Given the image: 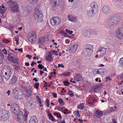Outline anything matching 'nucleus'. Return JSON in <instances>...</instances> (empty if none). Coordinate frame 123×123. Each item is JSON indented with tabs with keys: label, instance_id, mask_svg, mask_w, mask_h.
Segmentation results:
<instances>
[{
	"label": "nucleus",
	"instance_id": "1",
	"mask_svg": "<svg viewBox=\"0 0 123 123\" xmlns=\"http://www.w3.org/2000/svg\"><path fill=\"white\" fill-rule=\"evenodd\" d=\"M120 18L119 15L115 14L108 19L107 25L111 27H113L118 24Z\"/></svg>",
	"mask_w": 123,
	"mask_h": 123
},
{
	"label": "nucleus",
	"instance_id": "2",
	"mask_svg": "<svg viewBox=\"0 0 123 123\" xmlns=\"http://www.w3.org/2000/svg\"><path fill=\"white\" fill-rule=\"evenodd\" d=\"M98 6L97 3L93 2L91 4L90 8L87 10V14L90 16L95 15L98 12Z\"/></svg>",
	"mask_w": 123,
	"mask_h": 123
},
{
	"label": "nucleus",
	"instance_id": "3",
	"mask_svg": "<svg viewBox=\"0 0 123 123\" xmlns=\"http://www.w3.org/2000/svg\"><path fill=\"white\" fill-rule=\"evenodd\" d=\"M9 6V7L10 10L13 11L14 12H17L19 11L18 5L15 2L12 0H9L8 1Z\"/></svg>",
	"mask_w": 123,
	"mask_h": 123
},
{
	"label": "nucleus",
	"instance_id": "4",
	"mask_svg": "<svg viewBox=\"0 0 123 123\" xmlns=\"http://www.w3.org/2000/svg\"><path fill=\"white\" fill-rule=\"evenodd\" d=\"M25 113L24 114V117H23V114L21 112L18 113L17 114H14L17 118V120L21 122H23V121H26L27 117V115L28 112L25 111Z\"/></svg>",
	"mask_w": 123,
	"mask_h": 123
},
{
	"label": "nucleus",
	"instance_id": "5",
	"mask_svg": "<svg viewBox=\"0 0 123 123\" xmlns=\"http://www.w3.org/2000/svg\"><path fill=\"white\" fill-rule=\"evenodd\" d=\"M93 47L90 44H86L84 47L83 51L84 54L87 56H90L93 51Z\"/></svg>",
	"mask_w": 123,
	"mask_h": 123
},
{
	"label": "nucleus",
	"instance_id": "6",
	"mask_svg": "<svg viewBox=\"0 0 123 123\" xmlns=\"http://www.w3.org/2000/svg\"><path fill=\"white\" fill-rule=\"evenodd\" d=\"M9 112L5 110L0 111V120L4 121L7 120L9 118Z\"/></svg>",
	"mask_w": 123,
	"mask_h": 123
},
{
	"label": "nucleus",
	"instance_id": "7",
	"mask_svg": "<svg viewBox=\"0 0 123 123\" xmlns=\"http://www.w3.org/2000/svg\"><path fill=\"white\" fill-rule=\"evenodd\" d=\"M27 39L28 41L31 43H34L36 39V35L34 31H32L28 34Z\"/></svg>",
	"mask_w": 123,
	"mask_h": 123
},
{
	"label": "nucleus",
	"instance_id": "8",
	"mask_svg": "<svg viewBox=\"0 0 123 123\" xmlns=\"http://www.w3.org/2000/svg\"><path fill=\"white\" fill-rule=\"evenodd\" d=\"M11 110L14 114H17L18 113L21 112L20 111V108L18 105L14 104L11 105Z\"/></svg>",
	"mask_w": 123,
	"mask_h": 123
},
{
	"label": "nucleus",
	"instance_id": "9",
	"mask_svg": "<svg viewBox=\"0 0 123 123\" xmlns=\"http://www.w3.org/2000/svg\"><path fill=\"white\" fill-rule=\"evenodd\" d=\"M50 22L52 25L54 26L59 25L61 22V20L58 17H54L51 19Z\"/></svg>",
	"mask_w": 123,
	"mask_h": 123
},
{
	"label": "nucleus",
	"instance_id": "10",
	"mask_svg": "<svg viewBox=\"0 0 123 123\" xmlns=\"http://www.w3.org/2000/svg\"><path fill=\"white\" fill-rule=\"evenodd\" d=\"M106 49L104 47H100L98 49L97 54L100 57H102L105 55L106 52Z\"/></svg>",
	"mask_w": 123,
	"mask_h": 123
},
{
	"label": "nucleus",
	"instance_id": "11",
	"mask_svg": "<svg viewBox=\"0 0 123 123\" xmlns=\"http://www.w3.org/2000/svg\"><path fill=\"white\" fill-rule=\"evenodd\" d=\"M8 58L9 61L11 62H18L19 61L18 58L16 56L12 53L8 54Z\"/></svg>",
	"mask_w": 123,
	"mask_h": 123
},
{
	"label": "nucleus",
	"instance_id": "12",
	"mask_svg": "<svg viewBox=\"0 0 123 123\" xmlns=\"http://www.w3.org/2000/svg\"><path fill=\"white\" fill-rule=\"evenodd\" d=\"M3 68L5 69L4 72L7 73V74L11 76L12 73L13 72V69L9 66H6Z\"/></svg>",
	"mask_w": 123,
	"mask_h": 123
},
{
	"label": "nucleus",
	"instance_id": "13",
	"mask_svg": "<svg viewBox=\"0 0 123 123\" xmlns=\"http://www.w3.org/2000/svg\"><path fill=\"white\" fill-rule=\"evenodd\" d=\"M18 78L16 76L13 75L9 80V84L10 85L14 84L17 80Z\"/></svg>",
	"mask_w": 123,
	"mask_h": 123
},
{
	"label": "nucleus",
	"instance_id": "14",
	"mask_svg": "<svg viewBox=\"0 0 123 123\" xmlns=\"http://www.w3.org/2000/svg\"><path fill=\"white\" fill-rule=\"evenodd\" d=\"M23 96V92L20 91L18 92V93L17 94L14 96V97L15 99H18L22 98Z\"/></svg>",
	"mask_w": 123,
	"mask_h": 123
},
{
	"label": "nucleus",
	"instance_id": "15",
	"mask_svg": "<svg viewBox=\"0 0 123 123\" xmlns=\"http://www.w3.org/2000/svg\"><path fill=\"white\" fill-rule=\"evenodd\" d=\"M68 20L72 22L76 21L77 20V17L73 15L69 14L68 16Z\"/></svg>",
	"mask_w": 123,
	"mask_h": 123
},
{
	"label": "nucleus",
	"instance_id": "16",
	"mask_svg": "<svg viewBox=\"0 0 123 123\" xmlns=\"http://www.w3.org/2000/svg\"><path fill=\"white\" fill-rule=\"evenodd\" d=\"M102 11L104 14H108L110 12V9L108 6H105L103 8Z\"/></svg>",
	"mask_w": 123,
	"mask_h": 123
},
{
	"label": "nucleus",
	"instance_id": "17",
	"mask_svg": "<svg viewBox=\"0 0 123 123\" xmlns=\"http://www.w3.org/2000/svg\"><path fill=\"white\" fill-rule=\"evenodd\" d=\"M5 69L3 68L1 71V73L2 74L3 76L6 80H8L10 77V75H9L8 74H7V73L4 72Z\"/></svg>",
	"mask_w": 123,
	"mask_h": 123
},
{
	"label": "nucleus",
	"instance_id": "18",
	"mask_svg": "<svg viewBox=\"0 0 123 123\" xmlns=\"http://www.w3.org/2000/svg\"><path fill=\"white\" fill-rule=\"evenodd\" d=\"M37 117L35 116L31 117L29 120L30 123H37Z\"/></svg>",
	"mask_w": 123,
	"mask_h": 123
},
{
	"label": "nucleus",
	"instance_id": "19",
	"mask_svg": "<svg viewBox=\"0 0 123 123\" xmlns=\"http://www.w3.org/2000/svg\"><path fill=\"white\" fill-rule=\"evenodd\" d=\"M18 62H13L11 63L12 65H13V68L18 72L20 71V67L17 65H16L15 64H17L18 63Z\"/></svg>",
	"mask_w": 123,
	"mask_h": 123
},
{
	"label": "nucleus",
	"instance_id": "20",
	"mask_svg": "<svg viewBox=\"0 0 123 123\" xmlns=\"http://www.w3.org/2000/svg\"><path fill=\"white\" fill-rule=\"evenodd\" d=\"M78 45L76 43H74L72 44L71 47L72 48V52H74L76 51L78 49Z\"/></svg>",
	"mask_w": 123,
	"mask_h": 123
},
{
	"label": "nucleus",
	"instance_id": "21",
	"mask_svg": "<svg viewBox=\"0 0 123 123\" xmlns=\"http://www.w3.org/2000/svg\"><path fill=\"white\" fill-rule=\"evenodd\" d=\"M19 89L17 87H15L12 90V95L13 96L16 95L18 93Z\"/></svg>",
	"mask_w": 123,
	"mask_h": 123
},
{
	"label": "nucleus",
	"instance_id": "22",
	"mask_svg": "<svg viewBox=\"0 0 123 123\" xmlns=\"http://www.w3.org/2000/svg\"><path fill=\"white\" fill-rule=\"evenodd\" d=\"M59 1V0H50L52 4L55 7L58 6Z\"/></svg>",
	"mask_w": 123,
	"mask_h": 123
},
{
	"label": "nucleus",
	"instance_id": "23",
	"mask_svg": "<svg viewBox=\"0 0 123 123\" xmlns=\"http://www.w3.org/2000/svg\"><path fill=\"white\" fill-rule=\"evenodd\" d=\"M46 39L45 37H41L38 40V43L40 44H43V42L46 41Z\"/></svg>",
	"mask_w": 123,
	"mask_h": 123
},
{
	"label": "nucleus",
	"instance_id": "24",
	"mask_svg": "<svg viewBox=\"0 0 123 123\" xmlns=\"http://www.w3.org/2000/svg\"><path fill=\"white\" fill-rule=\"evenodd\" d=\"M49 53L48 54V56L46 57V59L47 61H51L52 59V57L51 54L49 52Z\"/></svg>",
	"mask_w": 123,
	"mask_h": 123
},
{
	"label": "nucleus",
	"instance_id": "25",
	"mask_svg": "<svg viewBox=\"0 0 123 123\" xmlns=\"http://www.w3.org/2000/svg\"><path fill=\"white\" fill-rule=\"evenodd\" d=\"M117 36L119 39H123V34L119 32H116Z\"/></svg>",
	"mask_w": 123,
	"mask_h": 123
},
{
	"label": "nucleus",
	"instance_id": "26",
	"mask_svg": "<svg viewBox=\"0 0 123 123\" xmlns=\"http://www.w3.org/2000/svg\"><path fill=\"white\" fill-rule=\"evenodd\" d=\"M76 81H79L82 80V78L81 75L79 74H77L75 78Z\"/></svg>",
	"mask_w": 123,
	"mask_h": 123
},
{
	"label": "nucleus",
	"instance_id": "27",
	"mask_svg": "<svg viewBox=\"0 0 123 123\" xmlns=\"http://www.w3.org/2000/svg\"><path fill=\"white\" fill-rule=\"evenodd\" d=\"M95 100L93 98L90 97L88 100V102L89 104H92Z\"/></svg>",
	"mask_w": 123,
	"mask_h": 123
},
{
	"label": "nucleus",
	"instance_id": "28",
	"mask_svg": "<svg viewBox=\"0 0 123 123\" xmlns=\"http://www.w3.org/2000/svg\"><path fill=\"white\" fill-rule=\"evenodd\" d=\"M37 16V20L39 22H41L42 21V18L43 17V14H40Z\"/></svg>",
	"mask_w": 123,
	"mask_h": 123
},
{
	"label": "nucleus",
	"instance_id": "29",
	"mask_svg": "<svg viewBox=\"0 0 123 123\" xmlns=\"http://www.w3.org/2000/svg\"><path fill=\"white\" fill-rule=\"evenodd\" d=\"M4 8L5 7L4 6H0V12L1 14L4 13L6 11V10Z\"/></svg>",
	"mask_w": 123,
	"mask_h": 123
},
{
	"label": "nucleus",
	"instance_id": "30",
	"mask_svg": "<svg viewBox=\"0 0 123 123\" xmlns=\"http://www.w3.org/2000/svg\"><path fill=\"white\" fill-rule=\"evenodd\" d=\"M27 106L29 109H32L34 106V105L31 102H29L27 104Z\"/></svg>",
	"mask_w": 123,
	"mask_h": 123
},
{
	"label": "nucleus",
	"instance_id": "31",
	"mask_svg": "<svg viewBox=\"0 0 123 123\" xmlns=\"http://www.w3.org/2000/svg\"><path fill=\"white\" fill-rule=\"evenodd\" d=\"M31 90H28L26 91V94L27 96L29 97L31 94Z\"/></svg>",
	"mask_w": 123,
	"mask_h": 123
},
{
	"label": "nucleus",
	"instance_id": "32",
	"mask_svg": "<svg viewBox=\"0 0 123 123\" xmlns=\"http://www.w3.org/2000/svg\"><path fill=\"white\" fill-rule=\"evenodd\" d=\"M118 32L123 34V27H119L117 30L116 32Z\"/></svg>",
	"mask_w": 123,
	"mask_h": 123
},
{
	"label": "nucleus",
	"instance_id": "33",
	"mask_svg": "<svg viewBox=\"0 0 123 123\" xmlns=\"http://www.w3.org/2000/svg\"><path fill=\"white\" fill-rule=\"evenodd\" d=\"M95 113L96 114L98 115L99 116H102L103 114V113L102 111L98 110L96 111H95Z\"/></svg>",
	"mask_w": 123,
	"mask_h": 123
},
{
	"label": "nucleus",
	"instance_id": "34",
	"mask_svg": "<svg viewBox=\"0 0 123 123\" xmlns=\"http://www.w3.org/2000/svg\"><path fill=\"white\" fill-rule=\"evenodd\" d=\"M25 9H26V11H24L23 12V14H24L25 15H27L30 12V11H31V10H30L27 9V7H25Z\"/></svg>",
	"mask_w": 123,
	"mask_h": 123
},
{
	"label": "nucleus",
	"instance_id": "35",
	"mask_svg": "<svg viewBox=\"0 0 123 123\" xmlns=\"http://www.w3.org/2000/svg\"><path fill=\"white\" fill-rule=\"evenodd\" d=\"M58 101L60 104L62 105H64L65 103L62 98H59Z\"/></svg>",
	"mask_w": 123,
	"mask_h": 123
},
{
	"label": "nucleus",
	"instance_id": "36",
	"mask_svg": "<svg viewBox=\"0 0 123 123\" xmlns=\"http://www.w3.org/2000/svg\"><path fill=\"white\" fill-rule=\"evenodd\" d=\"M4 56L1 51L0 49V61H2L3 59Z\"/></svg>",
	"mask_w": 123,
	"mask_h": 123
},
{
	"label": "nucleus",
	"instance_id": "37",
	"mask_svg": "<svg viewBox=\"0 0 123 123\" xmlns=\"http://www.w3.org/2000/svg\"><path fill=\"white\" fill-rule=\"evenodd\" d=\"M84 106L83 103H81L78 105L77 107L78 109H80L81 110H83Z\"/></svg>",
	"mask_w": 123,
	"mask_h": 123
},
{
	"label": "nucleus",
	"instance_id": "38",
	"mask_svg": "<svg viewBox=\"0 0 123 123\" xmlns=\"http://www.w3.org/2000/svg\"><path fill=\"white\" fill-rule=\"evenodd\" d=\"M38 0H30V2L32 4H35L38 2Z\"/></svg>",
	"mask_w": 123,
	"mask_h": 123
},
{
	"label": "nucleus",
	"instance_id": "39",
	"mask_svg": "<svg viewBox=\"0 0 123 123\" xmlns=\"http://www.w3.org/2000/svg\"><path fill=\"white\" fill-rule=\"evenodd\" d=\"M95 72H96V73L95 74V75L96 74H100V73L101 72V70H100L99 69H97L96 70H95ZM93 74L94 75H95L94 73V71L93 72Z\"/></svg>",
	"mask_w": 123,
	"mask_h": 123
},
{
	"label": "nucleus",
	"instance_id": "40",
	"mask_svg": "<svg viewBox=\"0 0 123 123\" xmlns=\"http://www.w3.org/2000/svg\"><path fill=\"white\" fill-rule=\"evenodd\" d=\"M90 35V32L88 31H86L85 32V36L87 37H89Z\"/></svg>",
	"mask_w": 123,
	"mask_h": 123
},
{
	"label": "nucleus",
	"instance_id": "41",
	"mask_svg": "<svg viewBox=\"0 0 123 123\" xmlns=\"http://www.w3.org/2000/svg\"><path fill=\"white\" fill-rule=\"evenodd\" d=\"M48 116L50 118H52L51 120L52 121H55V119L53 118V116H52L51 114H48Z\"/></svg>",
	"mask_w": 123,
	"mask_h": 123
},
{
	"label": "nucleus",
	"instance_id": "42",
	"mask_svg": "<svg viewBox=\"0 0 123 123\" xmlns=\"http://www.w3.org/2000/svg\"><path fill=\"white\" fill-rule=\"evenodd\" d=\"M65 31H66L69 34H72L73 32V31H70V30H68L67 29H66Z\"/></svg>",
	"mask_w": 123,
	"mask_h": 123
},
{
	"label": "nucleus",
	"instance_id": "43",
	"mask_svg": "<svg viewBox=\"0 0 123 123\" xmlns=\"http://www.w3.org/2000/svg\"><path fill=\"white\" fill-rule=\"evenodd\" d=\"M36 97L38 101L39 102L40 104H42V103L41 101V99L38 96H36Z\"/></svg>",
	"mask_w": 123,
	"mask_h": 123
},
{
	"label": "nucleus",
	"instance_id": "44",
	"mask_svg": "<svg viewBox=\"0 0 123 123\" xmlns=\"http://www.w3.org/2000/svg\"><path fill=\"white\" fill-rule=\"evenodd\" d=\"M99 69L101 70V72L102 73H104L106 71V69L105 68H100Z\"/></svg>",
	"mask_w": 123,
	"mask_h": 123
},
{
	"label": "nucleus",
	"instance_id": "45",
	"mask_svg": "<svg viewBox=\"0 0 123 123\" xmlns=\"http://www.w3.org/2000/svg\"><path fill=\"white\" fill-rule=\"evenodd\" d=\"M39 83H36L35 84L34 86L37 89L38 88V87L39 86Z\"/></svg>",
	"mask_w": 123,
	"mask_h": 123
},
{
	"label": "nucleus",
	"instance_id": "46",
	"mask_svg": "<svg viewBox=\"0 0 123 123\" xmlns=\"http://www.w3.org/2000/svg\"><path fill=\"white\" fill-rule=\"evenodd\" d=\"M36 14L37 16H38V15H40V14H43L42 12L40 11H37V12Z\"/></svg>",
	"mask_w": 123,
	"mask_h": 123
},
{
	"label": "nucleus",
	"instance_id": "47",
	"mask_svg": "<svg viewBox=\"0 0 123 123\" xmlns=\"http://www.w3.org/2000/svg\"><path fill=\"white\" fill-rule=\"evenodd\" d=\"M2 41L6 43H9L10 42V41H9L8 40L6 39H2Z\"/></svg>",
	"mask_w": 123,
	"mask_h": 123
},
{
	"label": "nucleus",
	"instance_id": "48",
	"mask_svg": "<svg viewBox=\"0 0 123 123\" xmlns=\"http://www.w3.org/2000/svg\"><path fill=\"white\" fill-rule=\"evenodd\" d=\"M53 54H54L55 55L57 56L58 55V54H57L58 52L57 51H55V50H53Z\"/></svg>",
	"mask_w": 123,
	"mask_h": 123
},
{
	"label": "nucleus",
	"instance_id": "49",
	"mask_svg": "<svg viewBox=\"0 0 123 123\" xmlns=\"http://www.w3.org/2000/svg\"><path fill=\"white\" fill-rule=\"evenodd\" d=\"M38 67L40 69H42L44 68V66L41 64H39L38 66Z\"/></svg>",
	"mask_w": 123,
	"mask_h": 123
},
{
	"label": "nucleus",
	"instance_id": "50",
	"mask_svg": "<svg viewBox=\"0 0 123 123\" xmlns=\"http://www.w3.org/2000/svg\"><path fill=\"white\" fill-rule=\"evenodd\" d=\"M105 79L106 80H105V81L107 82V81H111V79L110 78V77L109 76H107L106 77Z\"/></svg>",
	"mask_w": 123,
	"mask_h": 123
},
{
	"label": "nucleus",
	"instance_id": "51",
	"mask_svg": "<svg viewBox=\"0 0 123 123\" xmlns=\"http://www.w3.org/2000/svg\"><path fill=\"white\" fill-rule=\"evenodd\" d=\"M69 92V95L71 97H73L74 96V94L72 93V91H70Z\"/></svg>",
	"mask_w": 123,
	"mask_h": 123
},
{
	"label": "nucleus",
	"instance_id": "52",
	"mask_svg": "<svg viewBox=\"0 0 123 123\" xmlns=\"http://www.w3.org/2000/svg\"><path fill=\"white\" fill-rule=\"evenodd\" d=\"M64 85L66 86H68V84H69L70 83L67 81H64L63 82Z\"/></svg>",
	"mask_w": 123,
	"mask_h": 123
},
{
	"label": "nucleus",
	"instance_id": "53",
	"mask_svg": "<svg viewBox=\"0 0 123 123\" xmlns=\"http://www.w3.org/2000/svg\"><path fill=\"white\" fill-rule=\"evenodd\" d=\"M70 74V73L69 72H68V74H67V73H66L63 74V75L65 76H68Z\"/></svg>",
	"mask_w": 123,
	"mask_h": 123
},
{
	"label": "nucleus",
	"instance_id": "54",
	"mask_svg": "<svg viewBox=\"0 0 123 123\" xmlns=\"http://www.w3.org/2000/svg\"><path fill=\"white\" fill-rule=\"evenodd\" d=\"M52 94L53 96V97L55 98H56L57 97V94L53 92Z\"/></svg>",
	"mask_w": 123,
	"mask_h": 123
},
{
	"label": "nucleus",
	"instance_id": "55",
	"mask_svg": "<svg viewBox=\"0 0 123 123\" xmlns=\"http://www.w3.org/2000/svg\"><path fill=\"white\" fill-rule=\"evenodd\" d=\"M76 115V116L78 117H80V115L79 114V112L78 111H76V113L75 114Z\"/></svg>",
	"mask_w": 123,
	"mask_h": 123
},
{
	"label": "nucleus",
	"instance_id": "56",
	"mask_svg": "<svg viewBox=\"0 0 123 123\" xmlns=\"http://www.w3.org/2000/svg\"><path fill=\"white\" fill-rule=\"evenodd\" d=\"M58 67H61L62 68H63L64 67V66L62 64H58Z\"/></svg>",
	"mask_w": 123,
	"mask_h": 123
},
{
	"label": "nucleus",
	"instance_id": "57",
	"mask_svg": "<svg viewBox=\"0 0 123 123\" xmlns=\"http://www.w3.org/2000/svg\"><path fill=\"white\" fill-rule=\"evenodd\" d=\"M26 57L30 59L32 57V56L31 55H26Z\"/></svg>",
	"mask_w": 123,
	"mask_h": 123
},
{
	"label": "nucleus",
	"instance_id": "58",
	"mask_svg": "<svg viewBox=\"0 0 123 123\" xmlns=\"http://www.w3.org/2000/svg\"><path fill=\"white\" fill-rule=\"evenodd\" d=\"M68 49L69 50V52H72V48L71 47H68Z\"/></svg>",
	"mask_w": 123,
	"mask_h": 123
},
{
	"label": "nucleus",
	"instance_id": "59",
	"mask_svg": "<svg viewBox=\"0 0 123 123\" xmlns=\"http://www.w3.org/2000/svg\"><path fill=\"white\" fill-rule=\"evenodd\" d=\"M92 33L93 34H96L97 33V32L96 31L93 30L92 31Z\"/></svg>",
	"mask_w": 123,
	"mask_h": 123
},
{
	"label": "nucleus",
	"instance_id": "60",
	"mask_svg": "<svg viewBox=\"0 0 123 123\" xmlns=\"http://www.w3.org/2000/svg\"><path fill=\"white\" fill-rule=\"evenodd\" d=\"M33 59H37V60H38L39 59V58L38 56H34L33 57Z\"/></svg>",
	"mask_w": 123,
	"mask_h": 123
},
{
	"label": "nucleus",
	"instance_id": "61",
	"mask_svg": "<svg viewBox=\"0 0 123 123\" xmlns=\"http://www.w3.org/2000/svg\"><path fill=\"white\" fill-rule=\"evenodd\" d=\"M112 121L113 123H117L116 121V120L115 119H113Z\"/></svg>",
	"mask_w": 123,
	"mask_h": 123
},
{
	"label": "nucleus",
	"instance_id": "62",
	"mask_svg": "<svg viewBox=\"0 0 123 123\" xmlns=\"http://www.w3.org/2000/svg\"><path fill=\"white\" fill-rule=\"evenodd\" d=\"M40 74L41 75H42L44 73V72L42 71L41 70L40 71Z\"/></svg>",
	"mask_w": 123,
	"mask_h": 123
},
{
	"label": "nucleus",
	"instance_id": "63",
	"mask_svg": "<svg viewBox=\"0 0 123 123\" xmlns=\"http://www.w3.org/2000/svg\"><path fill=\"white\" fill-rule=\"evenodd\" d=\"M19 38L18 37L17 38H15V41H16V42L17 41L18 42L19 41Z\"/></svg>",
	"mask_w": 123,
	"mask_h": 123
},
{
	"label": "nucleus",
	"instance_id": "64",
	"mask_svg": "<svg viewBox=\"0 0 123 123\" xmlns=\"http://www.w3.org/2000/svg\"><path fill=\"white\" fill-rule=\"evenodd\" d=\"M25 65L27 66H28L30 64L29 62H26L25 63Z\"/></svg>",
	"mask_w": 123,
	"mask_h": 123
}]
</instances>
